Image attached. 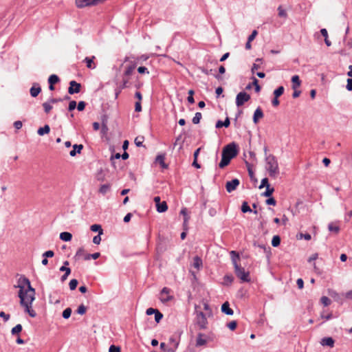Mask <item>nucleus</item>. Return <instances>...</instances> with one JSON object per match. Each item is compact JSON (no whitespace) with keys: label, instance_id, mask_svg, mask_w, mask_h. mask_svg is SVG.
I'll use <instances>...</instances> for the list:
<instances>
[{"label":"nucleus","instance_id":"nucleus-11","mask_svg":"<svg viewBox=\"0 0 352 352\" xmlns=\"http://www.w3.org/2000/svg\"><path fill=\"white\" fill-rule=\"evenodd\" d=\"M166 154L162 153L157 155L155 158V162L160 164L162 168H168V166L165 163Z\"/></svg>","mask_w":352,"mask_h":352},{"label":"nucleus","instance_id":"nucleus-40","mask_svg":"<svg viewBox=\"0 0 352 352\" xmlns=\"http://www.w3.org/2000/svg\"><path fill=\"white\" fill-rule=\"evenodd\" d=\"M201 118H202L201 113L200 112H197L195 114V116L193 117V118L192 120V123L195 124H199L200 122Z\"/></svg>","mask_w":352,"mask_h":352},{"label":"nucleus","instance_id":"nucleus-59","mask_svg":"<svg viewBox=\"0 0 352 352\" xmlns=\"http://www.w3.org/2000/svg\"><path fill=\"white\" fill-rule=\"evenodd\" d=\"M138 73L143 74H149V72L148 69L146 67L140 66L138 68Z\"/></svg>","mask_w":352,"mask_h":352},{"label":"nucleus","instance_id":"nucleus-46","mask_svg":"<svg viewBox=\"0 0 352 352\" xmlns=\"http://www.w3.org/2000/svg\"><path fill=\"white\" fill-rule=\"evenodd\" d=\"M230 256H231V259H232V264L234 265V261L235 262H237V260L239 259V254L236 251H234V250H232L230 252Z\"/></svg>","mask_w":352,"mask_h":352},{"label":"nucleus","instance_id":"nucleus-1","mask_svg":"<svg viewBox=\"0 0 352 352\" xmlns=\"http://www.w3.org/2000/svg\"><path fill=\"white\" fill-rule=\"evenodd\" d=\"M238 145L235 142H231L225 146L221 153V160L219 164L220 168L227 166L232 159L235 157L238 154Z\"/></svg>","mask_w":352,"mask_h":352},{"label":"nucleus","instance_id":"nucleus-21","mask_svg":"<svg viewBox=\"0 0 352 352\" xmlns=\"http://www.w3.org/2000/svg\"><path fill=\"white\" fill-rule=\"evenodd\" d=\"M83 148L82 144H74L73 146V149L69 152V155L72 157L76 156L77 153H80L81 151Z\"/></svg>","mask_w":352,"mask_h":352},{"label":"nucleus","instance_id":"nucleus-47","mask_svg":"<svg viewBox=\"0 0 352 352\" xmlns=\"http://www.w3.org/2000/svg\"><path fill=\"white\" fill-rule=\"evenodd\" d=\"M230 256H231V259H232V264L234 265V261L235 262H237V260L239 259V254L236 251H234V250H232L230 252Z\"/></svg>","mask_w":352,"mask_h":352},{"label":"nucleus","instance_id":"nucleus-5","mask_svg":"<svg viewBox=\"0 0 352 352\" xmlns=\"http://www.w3.org/2000/svg\"><path fill=\"white\" fill-rule=\"evenodd\" d=\"M234 268L236 276L242 283H250L251 281L250 272L245 271L244 267H241L237 262L234 261Z\"/></svg>","mask_w":352,"mask_h":352},{"label":"nucleus","instance_id":"nucleus-42","mask_svg":"<svg viewBox=\"0 0 352 352\" xmlns=\"http://www.w3.org/2000/svg\"><path fill=\"white\" fill-rule=\"evenodd\" d=\"M223 280L225 285H229L233 282L234 277L232 276V275H226L223 277Z\"/></svg>","mask_w":352,"mask_h":352},{"label":"nucleus","instance_id":"nucleus-53","mask_svg":"<svg viewBox=\"0 0 352 352\" xmlns=\"http://www.w3.org/2000/svg\"><path fill=\"white\" fill-rule=\"evenodd\" d=\"M227 327L232 331H234L237 327V322L235 320H232L227 324Z\"/></svg>","mask_w":352,"mask_h":352},{"label":"nucleus","instance_id":"nucleus-44","mask_svg":"<svg viewBox=\"0 0 352 352\" xmlns=\"http://www.w3.org/2000/svg\"><path fill=\"white\" fill-rule=\"evenodd\" d=\"M320 302L324 307H327L331 304V300L327 296H323L320 298Z\"/></svg>","mask_w":352,"mask_h":352},{"label":"nucleus","instance_id":"nucleus-25","mask_svg":"<svg viewBox=\"0 0 352 352\" xmlns=\"http://www.w3.org/2000/svg\"><path fill=\"white\" fill-rule=\"evenodd\" d=\"M192 265L195 268L199 270L203 265V262H202V259L201 258V257H199L198 256H195L193 258Z\"/></svg>","mask_w":352,"mask_h":352},{"label":"nucleus","instance_id":"nucleus-51","mask_svg":"<svg viewBox=\"0 0 352 352\" xmlns=\"http://www.w3.org/2000/svg\"><path fill=\"white\" fill-rule=\"evenodd\" d=\"M86 311H87V308L84 305H80L77 310H76V312L80 314V315H83L86 313Z\"/></svg>","mask_w":352,"mask_h":352},{"label":"nucleus","instance_id":"nucleus-23","mask_svg":"<svg viewBox=\"0 0 352 352\" xmlns=\"http://www.w3.org/2000/svg\"><path fill=\"white\" fill-rule=\"evenodd\" d=\"M334 340L331 337H325L322 339L320 343L323 346L333 347L334 346Z\"/></svg>","mask_w":352,"mask_h":352},{"label":"nucleus","instance_id":"nucleus-63","mask_svg":"<svg viewBox=\"0 0 352 352\" xmlns=\"http://www.w3.org/2000/svg\"><path fill=\"white\" fill-rule=\"evenodd\" d=\"M0 317L3 318L4 321L6 322V321H8L10 319V316L8 314H6L4 311H1L0 312Z\"/></svg>","mask_w":352,"mask_h":352},{"label":"nucleus","instance_id":"nucleus-32","mask_svg":"<svg viewBox=\"0 0 352 352\" xmlns=\"http://www.w3.org/2000/svg\"><path fill=\"white\" fill-rule=\"evenodd\" d=\"M22 325L21 324H18L12 329L11 333L13 336L18 335L19 333L22 331Z\"/></svg>","mask_w":352,"mask_h":352},{"label":"nucleus","instance_id":"nucleus-37","mask_svg":"<svg viewBox=\"0 0 352 352\" xmlns=\"http://www.w3.org/2000/svg\"><path fill=\"white\" fill-rule=\"evenodd\" d=\"M252 78V80H253V81H252V85H252V86H254V87L255 91H256V93L260 92V91H261V86L258 85V79H257V78H255V77H254V76H253Z\"/></svg>","mask_w":352,"mask_h":352},{"label":"nucleus","instance_id":"nucleus-28","mask_svg":"<svg viewBox=\"0 0 352 352\" xmlns=\"http://www.w3.org/2000/svg\"><path fill=\"white\" fill-rule=\"evenodd\" d=\"M50 131V128L49 125L45 124L43 127H40L38 129L37 133L39 135H44L45 134L49 133Z\"/></svg>","mask_w":352,"mask_h":352},{"label":"nucleus","instance_id":"nucleus-58","mask_svg":"<svg viewBox=\"0 0 352 352\" xmlns=\"http://www.w3.org/2000/svg\"><path fill=\"white\" fill-rule=\"evenodd\" d=\"M54 255V252L52 250H47L43 254L44 258H52Z\"/></svg>","mask_w":352,"mask_h":352},{"label":"nucleus","instance_id":"nucleus-61","mask_svg":"<svg viewBox=\"0 0 352 352\" xmlns=\"http://www.w3.org/2000/svg\"><path fill=\"white\" fill-rule=\"evenodd\" d=\"M258 32L256 30H253L251 34L248 36V39L249 40V42H252L255 38Z\"/></svg>","mask_w":352,"mask_h":352},{"label":"nucleus","instance_id":"nucleus-45","mask_svg":"<svg viewBox=\"0 0 352 352\" xmlns=\"http://www.w3.org/2000/svg\"><path fill=\"white\" fill-rule=\"evenodd\" d=\"M245 163L248 168L249 176L251 178V179H252L254 177V173L252 170V165L247 161H245Z\"/></svg>","mask_w":352,"mask_h":352},{"label":"nucleus","instance_id":"nucleus-49","mask_svg":"<svg viewBox=\"0 0 352 352\" xmlns=\"http://www.w3.org/2000/svg\"><path fill=\"white\" fill-rule=\"evenodd\" d=\"M329 230L331 232H335L336 233H338L340 231V227L337 226H334L332 223H329L328 226Z\"/></svg>","mask_w":352,"mask_h":352},{"label":"nucleus","instance_id":"nucleus-34","mask_svg":"<svg viewBox=\"0 0 352 352\" xmlns=\"http://www.w3.org/2000/svg\"><path fill=\"white\" fill-rule=\"evenodd\" d=\"M110 187L111 186L109 184H102L100 187L99 192L102 195H105L110 190Z\"/></svg>","mask_w":352,"mask_h":352},{"label":"nucleus","instance_id":"nucleus-22","mask_svg":"<svg viewBox=\"0 0 352 352\" xmlns=\"http://www.w3.org/2000/svg\"><path fill=\"white\" fill-rule=\"evenodd\" d=\"M87 254L85 253V249L82 247H80L76 251L74 258L76 261L80 260L82 258H83V259L85 260V255Z\"/></svg>","mask_w":352,"mask_h":352},{"label":"nucleus","instance_id":"nucleus-56","mask_svg":"<svg viewBox=\"0 0 352 352\" xmlns=\"http://www.w3.org/2000/svg\"><path fill=\"white\" fill-rule=\"evenodd\" d=\"M129 78L123 77L122 83L120 86L121 89H125L129 87Z\"/></svg>","mask_w":352,"mask_h":352},{"label":"nucleus","instance_id":"nucleus-19","mask_svg":"<svg viewBox=\"0 0 352 352\" xmlns=\"http://www.w3.org/2000/svg\"><path fill=\"white\" fill-rule=\"evenodd\" d=\"M230 118L228 117H226L224 121H221L220 120H218L216 122L215 127L217 129H220L223 126L228 128L230 126Z\"/></svg>","mask_w":352,"mask_h":352},{"label":"nucleus","instance_id":"nucleus-14","mask_svg":"<svg viewBox=\"0 0 352 352\" xmlns=\"http://www.w3.org/2000/svg\"><path fill=\"white\" fill-rule=\"evenodd\" d=\"M170 292V289L168 287H164L162 291H161V294L163 295V294H166L167 296L166 298H161V301L163 302H167L170 300H171L173 297L172 296H170L168 295L169 293Z\"/></svg>","mask_w":352,"mask_h":352},{"label":"nucleus","instance_id":"nucleus-39","mask_svg":"<svg viewBox=\"0 0 352 352\" xmlns=\"http://www.w3.org/2000/svg\"><path fill=\"white\" fill-rule=\"evenodd\" d=\"M280 243V237L278 235L273 236L272 240V245L273 247H278Z\"/></svg>","mask_w":352,"mask_h":352},{"label":"nucleus","instance_id":"nucleus-8","mask_svg":"<svg viewBox=\"0 0 352 352\" xmlns=\"http://www.w3.org/2000/svg\"><path fill=\"white\" fill-rule=\"evenodd\" d=\"M81 85L75 80H72L69 82V87L68 88V93L71 95L74 94H78L80 91Z\"/></svg>","mask_w":352,"mask_h":352},{"label":"nucleus","instance_id":"nucleus-55","mask_svg":"<svg viewBox=\"0 0 352 352\" xmlns=\"http://www.w3.org/2000/svg\"><path fill=\"white\" fill-rule=\"evenodd\" d=\"M265 203L267 205L276 206V201L275 200V199L274 197H268V199H267L265 200Z\"/></svg>","mask_w":352,"mask_h":352},{"label":"nucleus","instance_id":"nucleus-20","mask_svg":"<svg viewBox=\"0 0 352 352\" xmlns=\"http://www.w3.org/2000/svg\"><path fill=\"white\" fill-rule=\"evenodd\" d=\"M241 211L243 213L246 212H253L254 214H257L258 211L256 210H252L248 205L247 201H243L241 205Z\"/></svg>","mask_w":352,"mask_h":352},{"label":"nucleus","instance_id":"nucleus-26","mask_svg":"<svg viewBox=\"0 0 352 352\" xmlns=\"http://www.w3.org/2000/svg\"><path fill=\"white\" fill-rule=\"evenodd\" d=\"M156 210L158 212L162 213L168 210V205L166 201L160 202L156 206Z\"/></svg>","mask_w":352,"mask_h":352},{"label":"nucleus","instance_id":"nucleus-6","mask_svg":"<svg viewBox=\"0 0 352 352\" xmlns=\"http://www.w3.org/2000/svg\"><path fill=\"white\" fill-rule=\"evenodd\" d=\"M195 323L200 329H206L208 327V320L206 314L202 311H197L195 317Z\"/></svg>","mask_w":352,"mask_h":352},{"label":"nucleus","instance_id":"nucleus-62","mask_svg":"<svg viewBox=\"0 0 352 352\" xmlns=\"http://www.w3.org/2000/svg\"><path fill=\"white\" fill-rule=\"evenodd\" d=\"M202 303H203V305H204V309L206 311H209L210 313L212 312L211 311V309L210 307V305L208 303L207 301H205L204 300H202Z\"/></svg>","mask_w":352,"mask_h":352},{"label":"nucleus","instance_id":"nucleus-31","mask_svg":"<svg viewBox=\"0 0 352 352\" xmlns=\"http://www.w3.org/2000/svg\"><path fill=\"white\" fill-rule=\"evenodd\" d=\"M60 81L59 77L56 74H52L48 78V83L55 85Z\"/></svg>","mask_w":352,"mask_h":352},{"label":"nucleus","instance_id":"nucleus-30","mask_svg":"<svg viewBox=\"0 0 352 352\" xmlns=\"http://www.w3.org/2000/svg\"><path fill=\"white\" fill-rule=\"evenodd\" d=\"M274 192V188L273 187L267 186L266 189H265V191L263 192L261 194V195L263 197H270Z\"/></svg>","mask_w":352,"mask_h":352},{"label":"nucleus","instance_id":"nucleus-52","mask_svg":"<svg viewBox=\"0 0 352 352\" xmlns=\"http://www.w3.org/2000/svg\"><path fill=\"white\" fill-rule=\"evenodd\" d=\"M163 318V314L157 310V312L155 314V320L157 323H159L161 320Z\"/></svg>","mask_w":352,"mask_h":352},{"label":"nucleus","instance_id":"nucleus-3","mask_svg":"<svg viewBox=\"0 0 352 352\" xmlns=\"http://www.w3.org/2000/svg\"><path fill=\"white\" fill-rule=\"evenodd\" d=\"M265 168L269 173V176L276 178L280 173L276 157L274 155L270 154L265 156Z\"/></svg>","mask_w":352,"mask_h":352},{"label":"nucleus","instance_id":"nucleus-13","mask_svg":"<svg viewBox=\"0 0 352 352\" xmlns=\"http://www.w3.org/2000/svg\"><path fill=\"white\" fill-rule=\"evenodd\" d=\"M263 116H264V114H263V110L261 109V108L260 107H258V108H256V109L255 110V111L254 113V116H253L254 123L257 124L258 122V120L261 118H263Z\"/></svg>","mask_w":352,"mask_h":352},{"label":"nucleus","instance_id":"nucleus-24","mask_svg":"<svg viewBox=\"0 0 352 352\" xmlns=\"http://www.w3.org/2000/svg\"><path fill=\"white\" fill-rule=\"evenodd\" d=\"M292 89H297L301 84V80L298 75H294L292 78Z\"/></svg>","mask_w":352,"mask_h":352},{"label":"nucleus","instance_id":"nucleus-16","mask_svg":"<svg viewBox=\"0 0 352 352\" xmlns=\"http://www.w3.org/2000/svg\"><path fill=\"white\" fill-rule=\"evenodd\" d=\"M206 336L204 333H199L197 334V340H196V346H204L207 343V340L204 338Z\"/></svg>","mask_w":352,"mask_h":352},{"label":"nucleus","instance_id":"nucleus-50","mask_svg":"<svg viewBox=\"0 0 352 352\" xmlns=\"http://www.w3.org/2000/svg\"><path fill=\"white\" fill-rule=\"evenodd\" d=\"M267 186H270V184H269V181H268V179L267 177H265L263 178L262 180H261V184L260 186H258V188L260 189L264 188V187H267Z\"/></svg>","mask_w":352,"mask_h":352},{"label":"nucleus","instance_id":"nucleus-15","mask_svg":"<svg viewBox=\"0 0 352 352\" xmlns=\"http://www.w3.org/2000/svg\"><path fill=\"white\" fill-rule=\"evenodd\" d=\"M221 311L228 316H232L234 314L233 310L230 307V304L228 302H225L221 305Z\"/></svg>","mask_w":352,"mask_h":352},{"label":"nucleus","instance_id":"nucleus-29","mask_svg":"<svg viewBox=\"0 0 352 352\" xmlns=\"http://www.w3.org/2000/svg\"><path fill=\"white\" fill-rule=\"evenodd\" d=\"M52 102H50V99H49L47 102L43 103L42 106L43 107L44 111L45 113H49L52 109Z\"/></svg>","mask_w":352,"mask_h":352},{"label":"nucleus","instance_id":"nucleus-54","mask_svg":"<svg viewBox=\"0 0 352 352\" xmlns=\"http://www.w3.org/2000/svg\"><path fill=\"white\" fill-rule=\"evenodd\" d=\"M86 107V102L84 101H80L78 103V105L76 104V108L79 111H82L85 109Z\"/></svg>","mask_w":352,"mask_h":352},{"label":"nucleus","instance_id":"nucleus-7","mask_svg":"<svg viewBox=\"0 0 352 352\" xmlns=\"http://www.w3.org/2000/svg\"><path fill=\"white\" fill-rule=\"evenodd\" d=\"M250 100V95L245 91L239 92L236 97V105L242 106L245 102Z\"/></svg>","mask_w":352,"mask_h":352},{"label":"nucleus","instance_id":"nucleus-36","mask_svg":"<svg viewBox=\"0 0 352 352\" xmlns=\"http://www.w3.org/2000/svg\"><path fill=\"white\" fill-rule=\"evenodd\" d=\"M284 90H285L284 87L280 86L274 91L273 94L276 97H280V96H282L283 94Z\"/></svg>","mask_w":352,"mask_h":352},{"label":"nucleus","instance_id":"nucleus-57","mask_svg":"<svg viewBox=\"0 0 352 352\" xmlns=\"http://www.w3.org/2000/svg\"><path fill=\"white\" fill-rule=\"evenodd\" d=\"M76 108V102L75 100H72L69 103L68 105V111H72Z\"/></svg>","mask_w":352,"mask_h":352},{"label":"nucleus","instance_id":"nucleus-2","mask_svg":"<svg viewBox=\"0 0 352 352\" xmlns=\"http://www.w3.org/2000/svg\"><path fill=\"white\" fill-rule=\"evenodd\" d=\"M15 288H19V298L28 296V294H36L35 289L31 285L30 280L24 275H21L17 280V285H14Z\"/></svg>","mask_w":352,"mask_h":352},{"label":"nucleus","instance_id":"nucleus-35","mask_svg":"<svg viewBox=\"0 0 352 352\" xmlns=\"http://www.w3.org/2000/svg\"><path fill=\"white\" fill-rule=\"evenodd\" d=\"M278 15L280 17L286 19L287 17V13L285 10H284L282 7V6H279L278 8Z\"/></svg>","mask_w":352,"mask_h":352},{"label":"nucleus","instance_id":"nucleus-9","mask_svg":"<svg viewBox=\"0 0 352 352\" xmlns=\"http://www.w3.org/2000/svg\"><path fill=\"white\" fill-rule=\"evenodd\" d=\"M240 182L238 179L235 178L232 179L231 181H228L226 182V188L228 192H231L236 189L239 186Z\"/></svg>","mask_w":352,"mask_h":352},{"label":"nucleus","instance_id":"nucleus-43","mask_svg":"<svg viewBox=\"0 0 352 352\" xmlns=\"http://www.w3.org/2000/svg\"><path fill=\"white\" fill-rule=\"evenodd\" d=\"M144 140V138L143 136H138L135 139V144L138 147L143 146V142Z\"/></svg>","mask_w":352,"mask_h":352},{"label":"nucleus","instance_id":"nucleus-64","mask_svg":"<svg viewBox=\"0 0 352 352\" xmlns=\"http://www.w3.org/2000/svg\"><path fill=\"white\" fill-rule=\"evenodd\" d=\"M346 88L348 91H352V78H348L347 79V84L346 86Z\"/></svg>","mask_w":352,"mask_h":352},{"label":"nucleus","instance_id":"nucleus-33","mask_svg":"<svg viewBox=\"0 0 352 352\" xmlns=\"http://www.w3.org/2000/svg\"><path fill=\"white\" fill-rule=\"evenodd\" d=\"M90 230L92 232H98V234H103V230L102 229V227L99 224H94L91 226Z\"/></svg>","mask_w":352,"mask_h":352},{"label":"nucleus","instance_id":"nucleus-4","mask_svg":"<svg viewBox=\"0 0 352 352\" xmlns=\"http://www.w3.org/2000/svg\"><path fill=\"white\" fill-rule=\"evenodd\" d=\"M20 298V305L21 307H24L25 312L28 314V315L32 318H35L36 316V311L32 309V302L35 300V294H30L25 296H21Z\"/></svg>","mask_w":352,"mask_h":352},{"label":"nucleus","instance_id":"nucleus-18","mask_svg":"<svg viewBox=\"0 0 352 352\" xmlns=\"http://www.w3.org/2000/svg\"><path fill=\"white\" fill-rule=\"evenodd\" d=\"M95 56H92L91 57H86L84 59V62L86 63V66L87 68L93 69H95L96 65L94 63V60L95 59Z\"/></svg>","mask_w":352,"mask_h":352},{"label":"nucleus","instance_id":"nucleus-12","mask_svg":"<svg viewBox=\"0 0 352 352\" xmlns=\"http://www.w3.org/2000/svg\"><path fill=\"white\" fill-rule=\"evenodd\" d=\"M76 4L78 8H84L86 6L96 5L94 0H76Z\"/></svg>","mask_w":352,"mask_h":352},{"label":"nucleus","instance_id":"nucleus-17","mask_svg":"<svg viewBox=\"0 0 352 352\" xmlns=\"http://www.w3.org/2000/svg\"><path fill=\"white\" fill-rule=\"evenodd\" d=\"M135 67L136 63H132L131 65H128L124 72V77L129 78V76L133 74Z\"/></svg>","mask_w":352,"mask_h":352},{"label":"nucleus","instance_id":"nucleus-41","mask_svg":"<svg viewBox=\"0 0 352 352\" xmlns=\"http://www.w3.org/2000/svg\"><path fill=\"white\" fill-rule=\"evenodd\" d=\"M72 312V310L70 307L66 308L63 311V314H62L63 318L65 319H68L71 316Z\"/></svg>","mask_w":352,"mask_h":352},{"label":"nucleus","instance_id":"nucleus-48","mask_svg":"<svg viewBox=\"0 0 352 352\" xmlns=\"http://www.w3.org/2000/svg\"><path fill=\"white\" fill-rule=\"evenodd\" d=\"M78 284V281L76 279H72L69 283V289L74 290Z\"/></svg>","mask_w":352,"mask_h":352},{"label":"nucleus","instance_id":"nucleus-27","mask_svg":"<svg viewBox=\"0 0 352 352\" xmlns=\"http://www.w3.org/2000/svg\"><path fill=\"white\" fill-rule=\"evenodd\" d=\"M72 238V234L68 232H63L60 234V239L63 241H70Z\"/></svg>","mask_w":352,"mask_h":352},{"label":"nucleus","instance_id":"nucleus-10","mask_svg":"<svg viewBox=\"0 0 352 352\" xmlns=\"http://www.w3.org/2000/svg\"><path fill=\"white\" fill-rule=\"evenodd\" d=\"M41 91V87L37 82L33 83L32 87L30 88V93L32 97L36 98Z\"/></svg>","mask_w":352,"mask_h":352},{"label":"nucleus","instance_id":"nucleus-60","mask_svg":"<svg viewBox=\"0 0 352 352\" xmlns=\"http://www.w3.org/2000/svg\"><path fill=\"white\" fill-rule=\"evenodd\" d=\"M109 352H121L120 347L116 345H111L109 349Z\"/></svg>","mask_w":352,"mask_h":352},{"label":"nucleus","instance_id":"nucleus-38","mask_svg":"<svg viewBox=\"0 0 352 352\" xmlns=\"http://www.w3.org/2000/svg\"><path fill=\"white\" fill-rule=\"evenodd\" d=\"M100 256V252H95L94 254H87L85 255V261H88L91 258H93L94 260L98 258Z\"/></svg>","mask_w":352,"mask_h":352}]
</instances>
